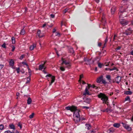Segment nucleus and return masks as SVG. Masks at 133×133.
<instances>
[{"instance_id": "obj_31", "label": "nucleus", "mask_w": 133, "mask_h": 133, "mask_svg": "<svg viewBox=\"0 0 133 133\" xmlns=\"http://www.w3.org/2000/svg\"><path fill=\"white\" fill-rule=\"evenodd\" d=\"M125 101H129L130 102L131 101L130 99L129 96H127L125 98Z\"/></svg>"}, {"instance_id": "obj_33", "label": "nucleus", "mask_w": 133, "mask_h": 133, "mask_svg": "<svg viewBox=\"0 0 133 133\" xmlns=\"http://www.w3.org/2000/svg\"><path fill=\"white\" fill-rule=\"evenodd\" d=\"M17 126L20 127V129H21L22 128V124L20 122H19L17 124Z\"/></svg>"}, {"instance_id": "obj_46", "label": "nucleus", "mask_w": 133, "mask_h": 133, "mask_svg": "<svg viewBox=\"0 0 133 133\" xmlns=\"http://www.w3.org/2000/svg\"><path fill=\"white\" fill-rule=\"evenodd\" d=\"M16 70L17 71V73H19V71H20V68H16Z\"/></svg>"}, {"instance_id": "obj_19", "label": "nucleus", "mask_w": 133, "mask_h": 133, "mask_svg": "<svg viewBox=\"0 0 133 133\" xmlns=\"http://www.w3.org/2000/svg\"><path fill=\"white\" fill-rule=\"evenodd\" d=\"M36 46V45L35 44H33L32 45H31L30 47V50H33L35 47Z\"/></svg>"}, {"instance_id": "obj_3", "label": "nucleus", "mask_w": 133, "mask_h": 133, "mask_svg": "<svg viewBox=\"0 0 133 133\" xmlns=\"http://www.w3.org/2000/svg\"><path fill=\"white\" fill-rule=\"evenodd\" d=\"M126 11V9L125 7L123 6L121 7L119 9V17L120 18L121 17H124L126 16V15H123V13Z\"/></svg>"}, {"instance_id": "obj_7", "label": "nucleus", "mask_w": 133, "mask_h": 133, "mask_svg": "<svg viewBox=\"0 0 133 133\" xmlns=\"http://www.w3.org/2000/svg\"><path fill=\"white\" fill-rule=\"evenodd\" d=\"M84 61L85 62H86V63L87 64L89 65L93 64L94 62V61L91 59H88L84 58Z\"/></svg>"}, {"instance_id": "obj_45", "label": "nucleus", "mask_w": 133, "mask_h": 133, "mask_svg": "<svg viewBox=\"0 0 133 133\" xmlns=\"http://www.w3.org/2000/svg\"><path fill=\"white\" fill-rule=\"evenodd\" d=\"M55 36L59 37L60 36V34L58 32H56V33Z\"/></svg>"}, {"instance_id": "obj_20", "label": "nucleus", "mask_w": 133, "mask_h": 133, "mask_svg": "<svg viewBox=\"0 0 133 133\" xmlns=\"http://www.w3.org/2000/svg\"><path fill=\"white\" fill-rule=\"evenodd\" d=\"M100 60V58L98 57H96L93 60L94 61V62H96V63H98Z\"/></svg>"}, {"instance_id": "obj_26", "label": "nucleus", "mask_w": 133, "mask_h": 133, "mask_svg": "<svg viewBox=\"0 0 133 133\" xmlns=\"http://www.w3.org/2000/svg\"><path fill=\"white\" fill-rule=\"evenodd\" d=\"M85 126L86 127V128H87V129L88 130L90 129L91 128V125H90L89 124H86Z\"/></svg>"}, {"instance_id": "obj_63", "label": "nucleus", "mask_w": 133, "mask_h": 133, "mask_svg": "<svg viewBox=\"0 0 133 133\" xmlns=\"http://www.w3.org/2000/svg\"><path fill=\"white\" fill-rule=\"evenodd\" d=\"M80 120H82V121L84 120L85 119L84 117H81L80 118Z\"/></svg>"}, {"instance_id": "obj_18", "label": "nucleus", "mask_w": 133, "mask_h": 133, "mask_svg": "<svg viewBox=\"0 0 133 133\" xmlns=\"http://www.w3.org/2000/svg\"><path fill=\"white\" fill-rule=\"evenodd\" d=\"M132 33L131 31H129L128 30H126L124 32V34L127 35H129L131 34Z\"/></svg>"}, {"instance_id": "obj_36", "label": "nucleus", "mask_w": 133, "mask_h": 133, "mask_svg": "<svg viewBox=\"0 0 133 133\" xmlns=\"http://www.w3.org/2000/svg\"><path fill=\"white\" fill-rule=\"evenodd\" d=\"M69 51L72 53H73L74 52L73 49L72 48H71L69 49Z\"/></svg>"}, {"instance_id": "obj_12", "label": "nucleus", "mask_w": 133, "mask_h": 133, "mask_svg": "<svg viewBox=\"0 0 133 133\" xmlns=\"http://www.w3.org/2000/svg\"><path fill=\"white\" fill-rule=\"evenodd\" d=\"M88 85V89H89L91 91V90L90 89L91 88H96V89H97V87H96L95 85H91L90 84H87Z\"/></svg>"}, {"instance_id": "obj_4", "label": "nucleus", "mask_w": 133, "mask_h": 133, "mask_svg": "<svg viewBox=\"0 0 133 133\" xmlns=\"http://www.w3.org/2000/svg\"><path fill=\"white\" fill-rule=\"evenodd\" d=\"M65 109H66L67 110H70L71 111H74V112L75 110H78L77 109V107L75 106H72L71 107L69 106H68L65 107Z\"/></svg>"}, {"instance_id": "obj_38", "label": "nucleus", "mask_w": 133, "mask_h": 133, "mask_svg": "<svg viewBox=\"0 0 133 133\" xmlns=\"http://www.w3.org/2000/svg\"><path fill=\"white\" fill-rule=\"evenodd\" d=\"M101 82L102 84H105L107 83L106 82L105 80L103 79H102Z\"/></svg>"}, {"instance_id": "obj_44", "label": "nucleus", "mask_w": 133, "mask_h": 133, "mask_svg": "<svg viewBox=\"0 0 133 133\" xmlns=\"http://www.w3.org/2000/svg\"><path fill=\"white\" fill-rule=\"evenodd\" d=\"M83 77V75L82 74L80 76L79 79V81H81V79Z\"/></svg>"}, {"instance_id": "obj_11", "label": "nucleus", "mask_w": 133, "mask_h": 133, "mask_svg": "<svg viewBox=\"0 0 133 133\" xmlns=\"http://www.w3.org/2000/svg\"><path fill=\"white\" fill-rule=\"evenodd\" d=\"M121 77L118 76L116 78L115 81L117 83L119 84L121 82Z\"/></svg>"}, {"instance_id": "obj_58", "label": "nucleus", "mask_w": 133, "mask_h": 133, "mask_svg": "<svg viewBox=\"0 0 133 133\" xmlns=\"http://www.w3.org/2000/svg\"><path fill=\"white\" fill-rule=\"evenodd\" d=\"M48 26V25L47 24H44L42 26V27L44 28L45 26Z\"/></svg>"}, {"instance_id": "obj_64", "label": "nucleus", "mask_w": 133, "mask_h": 133, "mask_svg": "<svg viewBox=\"0 0 133 133\" xmlns=\"http://www.w3.org/2000/svg\"><path fill=\"white\" fill-rule=\"evenodd\" d=\"M130 54L133 55V50L132 51L130 52Z\"/></svg>"}, {"instance_id": "obj_32", "label": "nucleus", "mask_w": 133, "mask_h": 133, "mask_svg": "<svg viewBox=\"0 0 133 133\" xmlns=\"http://www.w3.org/2000/svg\"><path fill=\"white\" fill-rule=\"evenodd\" d=\"M27 81L26 82V83H29L30 81V76H28L27 78Z\"/></svg>"}, {"instance_id": "obj_41", "label": "nucleus", "mask_w": 133, "mask_h": 133, "mask_svg": "<svg viewBox=\"0 0 133 133\" xmlns=\"http://www.w3.org/2000/svg\"><path fill=\"white\" fill-rule=\"evenodd\" d=\"M4 133H13V131L11 132L9 130H8L5 131Z\"/></svg>"}, {"instance_id": "obj_57", "label": "nucleus", "mask_w": 133, "mask_h": 133, "mask_svg": "<svg viewBox=\"0 0 133 133\" xmlns=\"http://www.w3.org/2000/svg\"><path fill=\"white\" fill-rule=\"evenodd\" d=\"M104 14L103 15V16L102 17V21H105L104 20Z\"/></svg>"}, {"instance_id": "obj_28", "label": "nucleus", "mask_w": 133, "mask_h": 133, "mask_svg": "<svg viewBox=\"0 0 133 133\" xmlns=\"http://www.w3.org/2000/svg\"><path fill=\"white\" fill-rule=\"evenodd\" d=\"M62 64H64L65 65H67L68 64V63L69 62H67L66 60H64L62 59Z\"/></svg>"}, {"instance_id": "obj_50", "label": "nucleus", "mask_w": 133, "mask_h": 133, "mask_svg": "<svg viewBox=\"0 0 133 133\" xmlns=\"http://www.w3.org/2000/svg\"><path fill=\"white\" fill-rule=\"evenodd\" d=\"M66 65V67L68 68H69V67H70L71 66V65L70 64L69 62L68 63V64Z\"/></svg>"}, {"instance_id": "obj_17", "label": "nucleus", "mask_w": 133, "mask_h": 133, "mask_svg": "<svg viewBox=\"0 0 133 133\" xmlns=\"http://www.w3.org/2000/svg\"><path fill=\"white\" fill-rule=\"evenodd\" d=\"M14 64V62L13 59H11L9 62V65L12 67Z\"/></svg>"}, {"instance_id": "obj_56", "label": "nucleus", "mask_w": 133, "mask_h": 133, "mask_svg": "<svg viewBox=\"0 0 133 133\" xmlns=\"http://www.w3.org/2000/svg\"><path fill=\"white\" fill-rule=\"evenodd\" d=\"M121 48V47L120 46H118L116 49V50H120Z\"/></svg>"}, {"instance_id": "obj_10", "label": "nucleus", "mask_w": 133, "mask_h": 133, "mask_svg": "<svg viewBox=\"0 0 133 133\" xmlns=\"http://www.w3.org/2000/svg\"><path fill=\"white\" fill-rule=\"evenodd\" d=\"M44 36L43 34L41 33L40 30H39L37 32L36 37L37 38L38 37L39 38L42 37Z\"/></svg>"}, {"instance_id": "obj_47", "label": "nucleus", "mask_w": 133, "mask_h": 133, "mask_svg": "<svg viewBox=\"0 0 133 133\" xmlns=\"http://www.w3.org/2000/svg\"><path fill=\"white\" fill-rule=\"evenodd\" d=\"M82 108L83 109H88L89 108V107L86 106H82Z\"/></svg>"}, {"instance_id": "obj_5", "label": "nucleus", "mask_w": 133, "mask_h": 133, "mask_svg": "<svg viewBox=\"0 0 133 133\" xmlns=\"http://www.w3.org/2000/svg\"><path fill=\"white\" fill-rule=\"evenodd\" d=\"M121 123L122 124L123 127L128 131L132 130L131 128L128 124L123 122H122Z\"/></svg>"}, {"instance_id": "obj_59", "label": "nucleus", "mask_w": 133, "mask_h": 133, "mask_svg": "<svg viewBox=\"0 0 133 133\" xmlns=\"http://www.w3.org/2000/svg\"><path fill=\"white\" fill-rule=\"evenodd\" d=\"M128 0H123L122 1L123 3H125L128 1Z\"/></svg>"}, {"instance_id": "obj_6", "label": "nucleus", "mask_w": 133, "mask_h": 133, "mask_svg": "<svg viewBox=\"0 0 133 133\" xmlns=\"http://www.w3.org/2000/svg\"><path fill=\"white\" fill-rule=\"evenodd\" d=\"M120 22V23L123 26H125L128 24L129 21L124 19H121L119 18Z\"/></svg>"}, {"instance_id": "obj_53", "label": "nucleus", "mask_w": 133, "mask_h": 133, "mask_svg": "<svg viewBox=\"0 0 133 133\" xmlns=\"http://www.w3.org/2000/svg\"><path fill=\"white\" fill-rule=\"evenodd\" d=\"M50 16L51 18H54L55 17V16L53 14H51L50 15Z\"/></svg>"}, {"instance_id": "obj_60", "label": "nucleus", "mask_w": 133, "mask_h": 133, "mask_svg": "<svg viewBox=\"0 0 133 133\" xmlns=\"http://www.w3.org/2000/svg\"><path fill=\"white\" fill-rule=\"evenodd\" d=\"M106 70H109L111 71V69L108 68H106L105 69Z\"/></svg>"}, {"instance_id": "obj_39", "label": "nucleus", "mask_w": 133, "mask_h": 133, "mask_svg": "<svg viewBox=\"0 0 133 133\" xmlns=\"http://www.w3.org/2000/svg\"><path fill=\"white\" fill-rule=\"evenodd\" d=\"M34 115V113H32L29 116V118H32Z\"/></svg>"}, {"instance_id": "obj_13", "label": "nucleus", "mask_w": 133, "mask_h": 133, "mask_svg": "<svg viewBox=\"0 0 133 133\" xmlns=\"http://www.w3.org/2000/svg\"><path fill=\"white\" fill-rule=\"evenodd\" d=\"M103 76H101L98 77L96 80V82L97 83H99L101 82L103 79Z\"/></svg>"}, {"instance_id": "obj_9", "label": "nucleus", "mask_w": 133, "mask_h": 133, "mask_svg": "<svg viewBox=\"0 0 133 133\" xmlns=\"http://www.w3.org/2000/svg\"><path fill=\"white\" fill-rule=\"evenodd\" d=\"M88 87H86L85 90V92L83 94V95L86 96L87 95H90L91 94V93H90L88 91Z\"/></svg>"}, {"instance_id": "obj_42", "label": "nucleus", "mask_w": 133, "mask_h": 133, "mask_svg": "<svg viewBox=\"0 0 133 133\" xmlns=\"http://www.w3.org/2000/svg\"><path fill=\"white\" fill-rule=\"evenodd\" d=\"M108 36H107L105 40V43L104 44V45H105V44H106L107 42H108Z\"/></svg>"}, {"instance_id": "obj_8", "label": "nucleus", "mask_w": 133, "mask_h": 133, "mask_svg": "<svg viewBox=\"0 0 133 133\" xmlns=\"http://www.w3.org/2000/svg\"><path fill=\"white\" fill-rule=\"evenodd\" d=\"M51 77V81L50 84V85L55 81V76H53L50 74H49L47 75L46 76V77Z\"/></svg>"}, {"instance_id": "obj_52", "label": "nucleus", "mask_w": 133, "mask_h": 133, "mask_svg": "<svg viewBox=\"0 0 133 133\" xmlns=\"http://www.w3.org/2000/svg\"><path fill=\"white\" fill-rule=\"evenodd\" d=\"M22 64H23L25 65H26L27 66H28V65L25 62H22Z\"/></svg>"}, {"instance_id": "obj_30", "label": "nucleus", "mask_w": 133, "mask_h": 133, "mask_svg": "<svg viewBox=\"0 0 133 133\" xmlns=\"http://www.w3.org/2000/svg\"><path fill=\"white\" fill-rule=\"evenodd\" d=\"M25 33V31L24 29H22L20 33V34L21 35H23Z\"/></svg>"}, {"instance_id": "obj_54", "label": "nucleus", "mask_w": 133, "mask_h": 133, "mask_svg": "<svg viewBox=\"0 0 133 133\" xmlns=\"http://www.w3.org/2000/svg\"><path fill=\"white\" fill-rule=\"evenodd\" d=\"M15 49V47L14 46H13L12 47V49L11 50V51H14Z\"/></svg>"}, {"instance_id": "obj_21", "label": "nucleus", "mask_w": 133, "mask_h": 133, "mask_svg": "<svg viewBox=\"0 0 133 133\" xmlns=\"http://www.w3.org/2000/svg\"><path fill=\"white\" fill-rule=\"evenodd\" d=\"M125 94L128 95H131L132 94V92L130 91H125L124 92Z\"/></svg>"}, {"instance_id": "obj_55", "label": "nucleus", "mask_w": 133, "mask_h": 133, "mask_svg": "<svg viewBox=\"0 0 133 133\" xmlns=\"http://www.w3.org/2000/svg\"><path fill=\"white\" fill-rule=\"evenodd\" d=\"M116 37H117V35H115L114 36V37L113 39V41H115V40L116 39L115 38H116Z\"/></svg>"}, {"instance_id": "obj_16", "label": "nucleus", "mask_w": 133, "mask_h": 133, "mask_svg": "<svg viewBox=\"0 0 133 133\" xmlns=\"http://www.w3.org/2000/svg\"><path fill=\"white\" fill-rule=\"evenodd\" d=\"M114 131V129L112 127L110 128L107 132L108 133H113Z\"/></svg>"}, {"instance_id": "obj_23", "label": "nucleus", "mask_w": 133, "mask_h": 133, "mask_svg": "<svg viewBox=\"0 0 133 133\" xmlns=\"http://www.w3.org/2000/svg\"><path fill=\"white\" fill-rule=\"evenodd\" d=\"M32 102V100L31 98L30 97H29L27 100V103L28 104H30Z\"/></svg>"}, {"instance_id": "obj_62", "label": "nucleus", "mask_w": 133, "mask_h": 133, "mask_svg": "<svg viewBox=\"0 0 133 133\" xmlns=\"http://www.w3.org/2000/svg\"><path fill=\"white\" fill-rule=\"evenodd\" d=\"M126 30H128V31H131L132 32V30H131V28H129L128 29H127Z\"/></svg>"}, {"instance_id": "obj_34", "label": "nucleus", "mask_w": 133, "mask_h": 133, "mask_svg": "<svg viewBox=\"0 0 133 133\" xmlns=\"http://www.w3.org/2000/svg\"><path fill=\"white\" fill-rule=\"evenodd\" d=\"M104 65L101 63H98V66L100 68H101L102 66H103Z\"/></svg>"}, {"instance_id": "obj_25", "label": "nucleus", "mask_w": 133, "mask_h": 133, "mask_svg": "<svg viewBox=\"0 0 133 133\" xmlns=\"http://www.w3.org/2000/svg\"><path fill=\"white\" fill-rule=\"evenodd\" d=\"M113 126L116 128H118L120 126V124L119 123H115L113 124Z\"/></svg>"}, {"instance_id": "obj_48", "label": "nucleus", "mask_w": 133, "mask_h": 133, "mask_svg": "<svg viewBox=\"0 0 133 133\" xmlns=\"http://www.w3.org/2000/svg\"><path fill=\"white\" fill-rule=\"evenodd\" d=\"M24 55H22L20 57L19 59L22 60L24 57Z\"/></svg>"}, {"instance_id": "obj_61", "label": "nucleus", "mask_w": 133, "mask_h": 133, "mask_svg": "<svg viewBox=\"0 0 133 133\" xmlns=\"http://www.w3.org/2000/svg\"><path fill=\"white\" fill-rule=\"evenodd\" d=\"M20 71L22 73L24 74L25 72V71L23 69H22V70Z\"/></svg>"}, {"instance_id": "obj_29", "label": "nucleus", "mask_w": 133, "mask_h": 133, "mask_svg": "<svg viewBox=\"0 0 133 133\" xmlns=\"http://www.w3.org/2000/svg\"><path fill=\"white\" fill-rule=\"evenodd\" d=\"M106 112H107L109 113L111 112L112 111V110H111L110 109H109L108 108H107L105 109Z\"/></svg>"}, {"instance_id": "obj_1", "label": "nucleus", "mask_w": 133, "mask_h": 133, "mask_svg": "<svg viewBox=\"0 0 133 133\" xmlns=\"http://www.w3.org/2000/svg\"><path fill=\"white\" fill-rule=\"evenodd\" d=\"M97 96L102 100L103 104H108V98L104 94L100 93L97 95Z\"/></svg>"}, {"instance_id": "obj_35", "label": "nucleus", "mask_w": 133, "mask_h": 133, "mask_svg": "<svg viewBox=\"0 0 133 133\" xmlns=\"http://www.w3.org/2000/svg\"><path fill=\"white\" fill-rule=\"evenodd\" d=\"M12 43L14 44L15 43V38L14 37H12L11 38Z\"/></svg>"}, {"instance_id": "obj_15", "label": "nucleus", "mask_w": 133, "mask_h": 133, "mask_svg": "<svg viewBox=\"0 0 133 133\" xmlns=\"http://www.w3.org/2000/svg\"><path fill=\"white\" fill-rule=\"evenodd\" d=\"M116 7L114 6L111 8V13L112 14H114V12L116 10Z\"/></svg>"}, {"instance_id": "obj_27", "label": "nucleus", "mask_w": 133, "mask_h": 133, "mask_svg": "<svg viewBox=\"0 0 133 133\" xmlns=\"http://www.w3.org/2000/svg\"><path fill=\"white\" fill-rule=\"evenodd\" d=\"M9 127L11 129L14 130L15 129V126L13 124H10L9 125Z\"/></svg>"}, {"instance_id": "obj_24", "label": "nucleus", "mask_w": 133, "mask_h": 133, "mask_svg": "<svg viewBox=\"0 0 133 133\" xmlns=\"http://www.w3.org/2000/svg\"><path fill=\"white\" fill-rule=\"evenodd\" d=\"M44 65L43 64H40L39 65V70H42L43 68H44Z\"/></svg>"}, {"instance_id": "obj_51", "label": "nucleus", "mask_w": 133, "mask_h": 133, "mask_svg": "<svg viewBox=\"0 0 133 133\" xmlns=\"http://www.w3.org/2000/svg\"><path fill=\"white\" fill-rule=\"evenodd\" d=\"M4 66V65H0V71L1 70Z\"/></svg>"}, {"instance_id": "obj_37", "label": "nucleus", "mask_w": 133, "mask_h": 133, "mask_svg": "<svg viewBox=\"0 0 133 133\" xmlns=\"http://www.w3.org/2000/svg\"><path fill=\"white\" fill-rule=\"evenodd\" d=\"M4 126L3 125L1 124L0 125V129L3 130L4 129Z\"/></svg>"}, {"instance_id": "obj_2", "label": "nucleus", "mask_w": 133, "mask_h": 133, "mask_svg": "<svg viewBox=\"0 0 133 133\" xmlns=\"http://www.w3.org/2000/svg\"><path fill=\"white\" fill-rule=\"evenodd\" d=\"M80 110H76L74 112V120L76 123H77L80 120L79 112Z\"/></svg>"}, {"instance_id": "obj_40", "label": "nucleus", "mask_w": 133, "mask_h": 133, "mask_svg": "<svg viewBox=\"0 0 133 133\" xmlns=\"http://www.w3.org/2000/svg\"><path fill=\"white\" fill-rule=\"evenodd\" d=\"M111 71H112L114 70H116L117 71H118V69L117 68L115 67H114V68H113L112 69H111Z\"/></svg>"}, {"instance_id": "obj_22", "label": "nucleus", "mask_w": 133, "mask_h": 133, "mask_svg": "<svg viewBox=\"0 0 133 133\" xmlns=\"http://www.w3.org/2000/svg\"><path fill=\"white\" fill-rule=\"evenodd\" d=\"M106 78L109 81L110 83H111V76L110 75H108L106 76Z\"/></svg>"}, {"instance_id": "obj_14", "label": "nucleus", "mask_w": 133, "mask_h": 133, "mask_svg": "<svg viewBox=\"0 0 133 133\" xmlns=\"http://www.w3.org/2000/svg\"><path fill=\"white\" fill-rule=\"evenodd\" d=\"M126 11H130L132 9V6L131 5H129L127 7V8H126Z\"/></svg>"}, {"instance_id": "obj_49", "label": "nucleus", "mask_w": 133, "mask_h": 133, "mask_svg": "<svg viewBox=\"0 0 133 133\" xmlns=\"http://www.w3.org/2000/svg\"><path fill=\"white\" fill-rule=\"evenodd\" d=\"M60 69L62 71H64L65 69L63 67L61 66L60 68Z\"/></svg>"}, {"instance_id": "obj_43", "label": "nucleus", "mask_w": 133, "mask_h": 133, "mask_svg": "<svg viewBox=\"0 0 133 133\" xmlns=\"http://www.w3.org/2000/svg\"><path fill=\"white\" fill-rule=\"evenodd\" d=\"M6 44L5 43H4L2 45V47L4 48H6Z\"/></svg>"}]
</instances>
